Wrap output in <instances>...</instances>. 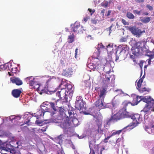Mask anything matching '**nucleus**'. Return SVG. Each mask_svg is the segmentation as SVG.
Masks as SVG:
<instances>
[{
  "mask_svg": "<svg viewBox=\"0 0 154 154\" xmlns=\"http://www.w3.org/2000/svg\"><path fill=\"white\" fill-rule=\"evenodd\" d=\"M72 26L71 30L75 33H78L79 32L80 27L81 26L80 23L76 21L73 24H71Z\"/></svg>",
  "mask_w": 154,
  "mask_h": 154,
  "instance_id": "obj_12",
  "label": "nucleus"
},
{
  "mask_svg": "<svg viewBox=\"0 0 154 154\" xmlns=\"http://www.w3.org/2000/svg\"><path fill=\"white\" fill-rule=\"evenodd\" d=\"M151 20V17H146L144 18L142 20V22L144 23H146L149 22Z\"/></svg>",
  "mask_w": 154,
  "mask_h": 154,
  "instance_id": "obj_41",
  "label": "nucleus"
},
{
  "mask_svg": "<svg viewBox=\"0 0 154 154\" xmlns=\"http://www.w3.org/2000/svg\"><path fill=\"white\" fill-rule=\"evenodd\" d=\"M122 23H123V24L125 25H128V22H127L126 21L123 19H122Z\"/></svg>",
  "mask_w": 154,
  "mask_h": 154,
  "instance_id": "obj_54",
  "label": "nucleus"
},
{
  "mask_svg": "<svg viewBox=\"0 0 154 154\" xmlns=\"http://www.w3.org/2000/svg\"><path fill=\"white\" fill-rule=\"evenodd\" d=\"M92 23L94 24H96L97 23V21L94 20H91Z\"/></svg>",
  "mask_w": 154,
  "mask_h": 154,
  "instance_id": "obj_62",
  "label": "nucleus"
},
{
  "mask_svg": "<svg viewBox=\"0 0 154 154\" xmlns=\"http://www.w3.org/2000/svg\"><path fill=\"white\" fill-rule=\"evenodd\" d=\"M12 65L10 63H7L0 65L1 70H9L10 67H11Z\"/></svg>",
  "mask_w": 154,
  "mask_h": 154,
  "instance_id": "obj_24",
  "label": "nucleus"
},
{
  "mask_svg": "<svg viewBox=\"0 0 154 154\" xmlns=\"http://www.w3.org/2000/svg\"><path fill=\"white\" fill-rule=\"evenodd\" d=\"M151 127L153 129L154 131V120L153 121L152 124H151Z\"/></svg>",
  "mask_w": 154,
  "mask_h": 154,
  "instance_id": "obj_63",
  "label": "nucleus"
},
{
  "mask_svg": "<svg viewBox=\"0 0 154 154\" xmlns=\"http://www.w3.org/2000/svg\"><path fill=\"white\" fill-rule=\"evenodd\" d=\"M49 103L50 104V107L51 109H49L46 112H50L51 115L53 116L58 112L57 108L58 107L57 106H55V103L52 102H50Z\"/></svg>",
  "mask_w": 154,
  "mask_h": 154,
  "instance_id": "obj_7",
  "label": "nucleus"
},
{
  "mask_svg": "<svg viewBox=\"0 0 154 154\" xmlns=\"http://www.w3.org/2000/svg\"><path fill=\"white\" fill-rule=\"evenodd\" d=\"M120 103L119 101H115L112 103H108L104 105V108H112L114 107H116Z\"/></svg>",
  "mask_w": 154,
  "mask_h": 154,
  "instance_id": "obj_20",
  "label": "nucleus"
},
{
  "mask_svg": "<svg viewBox=\"0 0 154 154\" xmlns=\"http://www.w3.org/2000/svg\"><path fill=\"white\" fill-rule=\"evenodd\" d=\"M113 26H114L113 24H112L109 27L107 28L106 29V30L107 32H108L109 35H110V34L111 33L112 31L113 30L114 31L116 29V27H115V28L114 29L113 28L112 29V27Z\"/></svg>",
  "mask_w": 154,
  "mask_h": 154,
  "instance_id": "obj_35",
  "label": "nucleus"
},
{
  "mask_svg": "<svg viewBox=\"0 0 154 154\" xmlns=\"http://www.w3.org/2000/svg\"><path fill=\"white\" fill-rule=\"evenodd\" d=\"M46 112L43 109H40L36 113L34 114L35 116L37 118V119L40 118L41 117L44 116Z\"/></svg>",
  "mask_w": 154,
  "mask_h": 154,
  "instance_id": "obj_23",
  "label": "nucleus"
},
{
  "mask_svg": "<svg viewBox=\"0 0 154 154\" xmlns=\"http://www.w3.org/2000/svg\"><path fill=\"white\" fill-rule=\"evenodd\" d=\"M72 73V68L71 67H69L63 70L62 75L66 77H69L71 76Z\"/></svg>",
  "mask_w": 154,
  "mask_h": 154,
  "instance_id": "obj_13",
  "label": "nucleus"
},
{
  "mask_svg": "<svg viewBox=\"0 0 154 154\" xmlns=\"http://www.w3.org/2000/svg\"><path fill=\"white\" fill-rule=\"evenodd\" d=\"M93 117L95 119H96L95 120V121L96 122H100L101 121V120L100 118H99L98 116H94Z\"/></svg>",
  "mask_w": 154,
  "mask_h": 154,
  "instance_id": "obj_48",
  "label": "nucleus"
},
{
  "mask_svg": "<svg viewBox=\"0 0 154 154\" xmlns=\"http://www.w3.org/2000/svg\"><path fill=\"white\" fill-rule=\"evenodd\" d=\"M127 38L125 37H122L120 39V42H124L127 41Z\"/></svg>",
  "mask_w": 154,
  "mask_h": 154,
  "instance_id": "obj_55",
  "label": "nucleus"
},
{
  "mask_svg": "<svg viewBox=\"0 0 154 154\" xmlns=\"http://www.w3.org/2000/svg\"><path fill=\"white\" fill-rule=\"evenodd\" d=\"M100 53V50L98 49L97 50L94 52L93 54V55L92 56L93 58H99Z\"/></svg>",
  "mask_w": 154,
  "mask_h": 154,
  "instance_id": "obj_33",
  "label": "nucleus"
},
{
  "mask_svg": "<svg viewBox=\"0 0 154 154\" xmlns=\"http://www.w3.org/2000/svg\"><path fill=\"white\" fill-rule=\"evenodd\" d=\"M108 3L107 1H104L101 4V5L105 8L107 7Z\"/></svg>",
  "mask_w": 154,
  "mask_h": 154,
  "instance_id": "obj_46",
  "label": "nucleus"
},
{
  "mask_svg": "<svg viewBox=\"0 0 154 154\" xmlns=\"http://www.w3.org/2000/svg\"><path fill=\"white\" fill-rule=\"evenodd\" d=\"M135 2L138 3H143L144 2V0H135Z\"/></svg>",
  "mask_w": 154,
  "mask_h": 154,
  "instance_id": "obj_58",
  "label": "nucleus"
},
{
  "mask_svg": "<svg viewBox=\"0 0 154 154\" xmlns=\"http://www.w3.org/2000/svg\"><path fill=\"white\" fill-rule=\"evenodd\" d=\"M87 67L91 69H95L96 68V65L92 63H91L87 65Z\"/></svg>",
  "mask_w": 154,
  "mask_h": 154,
  "instance_id": "obj_40",
  "label": "nucleus"
},
{
  "mask_svg": "<svg viewBox=\"0 0 154 154\" xmlns=\"http://www.w3.org/2000/svg\"><path fill=\"white\" fill-rule=\"evenodd\" d=\"M129 49V48L127 45H125L122 48V50L120 53H125L127 52L126 54H128Z\"/></svg>",
  "mask_w": 154,
  "mask_h": 154,
  "instance_id": "obj_29",
  "label": "nucleus"
},
{
  "mask_svg": "<svg viewBox=\"0 0 154 154\" xmlns=\"http://www.w3.org/2000/svg\"><path fill=\"white\" fill-rule=\"evenodd\" d=\"M69 120L68 117L66 118L64 121L61 122L60 124V126L63 129L67 128L70 125H72L71 123L69 122Z\"/></svg>",
  "mask_w": 154,
  "mask_h": 154,
  "instance_id": "obj_8",
  "label": "nucleus"
},
{
  "mask_svg": "<svg viewBox=\"0 0 154 154\" xmlns=\"http://www.w3.org/2000/svg\"><path fill=\"white\" fill-rule=\"evenodd\" d=\"M11 81L13 83L17 85H20L23 84V82L18 78L13 77L10 78Z\"/></svg>",
  "mask_w": 154,
  "mask_h": 154,
  "instance_id": "obj_19",
  "label": "nucleus"
},
{
  "mask_svg": "<svg viewBox=\"0 0 154 154\" xmlns=\"http://www.w3.org/2000/svg\"><path fill=\"white\" fill-rule=\"evenodd\" d=\"M136 126L132 123H130L127 126L123 128V130L127 129L128 130H131L133 129Z\"/></svg>",
  "mask_w": 154,
  "mask_h": 154,
  "instance_id": "obj_31",
  "label": "nucleus"
},
{
  "mask_svg": "<svg viewBox=\"0 0 154 154\" xmlns=\"http://www.w3.org/2000/svg\"><path fill=\"white\" fill-rule=\"evenodd\" d=\"M111 137H112V136L111 135H110L107 137L105 138L103 141L105 143H107L108 142V140Z\"/></svg>",
  "mask_w": 154,
  "mask_h": 154,
  "instance_id": "obj_53",
  "label": "nucleus"
},
{
  "mask_svg": "<svg viewBox=\"0 0 154 154\" xmlns=\"http://www.w3.org/2000/svg\"><path fill=\"white\" fill-rule=\"evenodd\" d=\"M60 87H61V89L56 93V96H58L60 99H62L63 102H67L68 101V95L66 94V90H65L62 86Z\"/></svg>",
  "mask_w": 154,
  "mask_h": 154,
  "instance_id": "obj_3",
  "label": "nucleus"
},
{
  "mask_svg": "<svg viewBox=\"0 0 154 154\" xmlns=\"http://www.w3.org/2000/svg\"><path fill=\"white\" fill-rule=\"evenodd\" d=\"M141 12V11H138L136 10H135L133 11V13L134 14H136L139 15H140Z\"/></svg>",
  "mask_w": 154,
  "mask_h": 154,
  "instance_id": "obj_47",
  "label": "nucleus"
},
{
  "mask_svg": "<svg viewBox=\"0 0 154 154\" xmlns=\"http://www.w3.org/2000/svg\"><path fill=\"white\" fill-rule=\"evenodd\" d=\"M131 119H133V122H132L136 126L138 124L141 123L143 120L142 116L138 114H136L133 115Z\"/></svg>",
  "mask_w": 154,
  "mask_h": 154,
  "instance_id": "obj_5",
  "label": "nucleus"
},
{
  "mask_svg": "<svg viewBox=\"0 0 154 154\" xmlns=\"http://www.w3.org/2000/svg\"><path fill=\"white\" fill-rule=\"evenodd\" d=\"M104 100L98 97L97 100L95 102V105L98 108V109H104Z\"/></svg>",
  "mask_w": 154,
  "mask_h": 154,
  "instance_id": "obj_11",
  "label": "nucleus"
},
{
  "mask_svg": "<svg viewBox=\"0 0 154 154\" xmlns=\"http://www.w3.org/2000/svg\"><path fill=\"white\" fill-rule=\"evenodd\" d=\"M123 130V129L122 130H121L119 131H116V132H114L112 133V134H111V136L112 137V136L115 135L116 134H119Z\"/></svg>",
  "mask_w": 154,
  "mask_h": 154,
  "instance_id": "obj_45",
  "label": "nucleus"
},
{
  "mask_svg": "<svg viewBox=\"0 0 154 154\" xmlns=\"http://www.w3.org/2000/svg\"><path fill=\"white\" fill-rule=\"evenodd\" d=\"M74 35L72 34L71 35L69 36L68 38L69 40L68 41V43H72L74 41Z\"/></svg>",
  "mask_w": 154,
  "mask_h": 154,
  "instance_id": "obj_38",
  "label": "nucleus"
},
{
  "mask_svg": "<svg viewBox=\"0 0 154 154\" xmlns=\"http://www.w3.org/2000/svg\"><path fill=\"white\" fill-rule=\"evenodd\" d=\"M78 49L77 48H76L75 49V57L76 59L77 58V53L78 52Z\"/></svg>",
  "mask_w": 154,
  "mask_h": 154,
  "instance_id": "obj_56",
  "label": "nucleus"
},
{
  "mask_svg": "<svg viewBox=\"0 0 154 154\" xmlns=\"http://www.w3.org/2000/svg\"><path fill=\"white\" fill-rule=\"evenodd\" d=\"M27 116H28L27 117V120H25L24 122V123L26 124H28V123L30 122V119L31 118V116H28V115H27V116H26V117Z\"/></svg>",
  "mask_w": 154,
  "mask_h": 154,
  "instance_id": "obj_43",
  "label": "nucleus"
},
{
  "mask_svg": "<svg viewBox=\"0 0 154 154\" xmlns=\"http://www.w3.org/2000/svg\"><path fill=\"white\" fill-rule=\"evenodd\" d=\"M142 101L146 103L145 107L141 111L145 113L151 111H154V100L150 96H145L143 99Z\"/></svg>",
  "mask_w": 154,
  "mask_h": 154,
  "instance_id": "obj_1",
  "label": "nucleus"
},
{
  "mask_svg": "<svg viewBox=\"0 0 154 154\" xmlns=\"http://www.w3.org/2000/svg\"><path fill=\"white\" fill-rule=\"evenodd\" d=\"M138 97V96H137L136 97L134 98L132 101V103L131 106H135L137 105L140 101V100H139V101H137Z\"/></svg>",
  "mask_w": 154,
  "mask_h": 154,
  "instance_id": "obj_32",
  "label": "nucleus"
},
{
  "mask_svg": "<svg viewBox=\"0 0 154 154\" xmlns=\"http://www.w3.org/2000/svg\"><path fill=\"white\" fill-rule=\"evenodd\" d=\"M118 112L114 115L112 116L109 119L106 120L107 125H109L111 122H116L118 120L122 119Z\"/></svg>",
  "mask_w": 154,
  "mask_h": 154,
  "instance_id": "obj_6",
  "label": "nucleus"
},
{
  "mask_svg": "<svg viewBox=\"0 0 154 154\" xmlns=\"http://www.w3.org/2000/svg\"><path fill=\"white\" fill-rule=\"evenodd\" d=\"M106 50L108 53L113 52V45L112 44H109L106 46Z\"/></svg>",
  "mask_w": 154,
  "mask_h": 154,
  "instance_id": "obj_30",
  "label": "nucleus"
},
{
  "mask_svg": "<svg viewBox=\"0 0 154 154\" xmlns=\"http://www.w3.org/2000/svg\"><path fill=\"white\" fill-rule=\"evenodd\" d=\"M47 128V127H43L40 130L42 132H45L46 131V129Z\"/></svg>",
  "mask_w": 154,
  "mask_h": 154,
  "instance_id": "obj_57",
  "label": "nucleus"
},
{
  "mask_svg": "<svg viewBox=\"0 0 154 154\" xmlns=\"http://www.w3.org/2000/svg\"><path fill=\"white\" fill-rule=\"evenodd\" d=\"M26 79L29 80L28 81L29 84L31 86H33L34 88H35V85H37L38 87L37 88L38 89L39 87V85L37 84V83L35 82V79L33 77H29L26 78Z\"/></svg>",
  "mask_w": 154,
  "mask_h": 154,
  "instance_id": "obj_17",
  "label": "nucleus"
},
{
  "mask_svg": "<svg viewBox=\"0 0 154 154\" xmlns=\"http://www.w3.org/2000/svg\"><path fill=\"white\" fill-rule=\"evenodd\" d=\"M64 86L65 87H64L65 90L67 89L71 93L73 91L74 89V88H73L72 85L67 84L66 82H62L61 83L60 86L61 87L62 86Z\"/></svg>",
  "mask_w": 154,
  "mask_h": 154,
  "instance_id": "obj_16",
  "label": "nucleus"
},
{
  "mask_svg": "<svg viewBox=\"0 0 154 154\" xmlns=\"http://www.w3.org/2000/svg\"><path fill=\"white\" fill-rule=\"evenodd\" d=\"M141 84L139 82H137V88H140L141 86Z\"/></svg>",
  "mask_w": 154,
  "mask_h": 154,
  "instance_id": "obj_60",
  "label": "nucleus"
},
{
  "mask_svg": "<svg viewBox=\"0 0 154 154\" xmlns=\"http://www.w3.org/2000/svg\"><path fill=\"white\" fill-rule=\"evenodd\" d=\"M137 88L140 93H143L145 92H148L150 91V89L146 87H142V88Z\"/></svg>",
  "mask_w": 154,
  "mask_h": 154,
  "instance_id": "obj_28",
  "label": "nucleus"
},
{
  "mask_svg": "<svg viewBox=\"0 0 154 154\" xmlns=\"http://www.w3.org/2000/svg\"><path fill=\"white\" fill-rule=\"evenodd\" d=\"M98 48H97V50L98 49H100V48H105V47L102 44H98Z\"/></svg>",
  "mask_w": 154,
  "mask_h": 154,
  "instance_id": "obj_52",
  "label": "nucleus"
},
{
  "mask_svg": "<svg viewBox=\"0 0 154 154\" xmlns=\"http://www.w3.org/2000/svg\"><path fill=\"white\" fill-rule=\"evenodd\" d=\"M133 54L134 55H130V58L133 60V61L134 62H136V60H135V55H137L138 54H142V53L139 50V48H137L134 49L132 50Z\"/></svg>",
  "mask_w": 154,
  "mask_h": 154,
  "instance_id": "obj_15",
  "label": "nucleus"
},
{
  "mask_svg": "<svg viewBox=\"0 0 154 154\" xmlns=\"http://www.w3.org/2000/svg\"><path fill=\"white\" fill-rule=\"evenodd\" d=\"M14 146L9 143H5L3 146H2V149L5 150L7 151L10 152L11 153H15L14 150Z\"/></svg>",
  "mask_w": 154,
  "mask_h": 154,
  "instance_id": "obj_9",
  "label": "nucleus"
},
{
  "mask_svg": "<svg viewBox=\"0 0 154 154\" xmlns=\"http://www.w3.org/2000/svg\"><path fill=\"white\" fill-rule=\"evenodd\" d=\"M146 56H147L149 57V59L147 60L148 61L149 65L151 64V60L154 58V51H150L149 50H147L146 51V54H145Z\"/></svg>",
  "mask_w": 154,
  "mask_h": 154,
  "instance_id": "obj_18",
  "label": "nucleus"
},
{
  "mask_svg": "<svg viewBox=\"0 0 154 154\" xmlns=\"http://www.w3.org/2000/svg\"><path fill=\"white\" fill-rule=\"evenodd\" d=\"M132 103L130 101L127 100H125L122 103L123 109H126L127 107H128L129 106H131Z\"/></svg>",
  "mask_w": 154,
  "mask_h": 154,
  "instance_id": "obj_25",
  "label": "nucleus"
},
{
  "mask_svg": "<svg viewBox=\"0 0 154 154\" xmlns=\"http://www.w3.org/2000/svg\"><path fill=\"white\" fill-rule=\"evenodd\" d=\"M71 120L72 124L74 126L76 125L78 123V119L75 117L72 118L69 121Z\"/></svg>",
  "mask_w": 154,
  "mask_h": 154,
  "instance_id": "obj_36",
  "label": "nucleus"
},
{
  "mask_svg": "<svg viewBox=\"0 0 154 154\" xmlns=\"http://www.w3.org/2000/svg\"><path fill=\"white\" fill-rule=\"evenodd\" d=\"M145 129L146 131H147L149 133L151 134V133L154 132L153 129L152 128H149L148 126H146Z\"/></svg>",
  "mask_w": 154,
  "mask_h": 154,
  "instance_id": "obj_39",
  "label": "nucleus"
},
{
  "mask_svg": "<svg viewBox=\"0 0 154 154\" xmlns=\"http://www.w3.org/2000/svg\"><path fill=\"white\" fill-rule=\"evenodd\" d=\"M146 8L149 9L150 11H152L153 9V8L152 6H151L149 5H146Z\"/></svg>",
  "mask_w": 154,
  "mask_h": 154,
  "instance_id": "obj_51",
  "label": "nucleus"
},
{
  "mask_svg": "<svg viewBox=\"0 0 154 154\" xmlns=\"http://www.w3.org/2000/svg\"><path fill=\"white\" fill-rule=\"evenodd\" d=\"M128 29L133 35L138 37H140L143 32L140 29L135 26H128Z\"/></svg>",
  "mask_w": 154,
  "mask_h": 154,
  "instance_id": "obj_4",
  "label": "nucleus"
},
{
  "mask_svg": "<svg viewBox=\"0 0 154 154\" xmlns=\"http://www.w3.org/2000/svg\"><path fill=\"white\" fill-rule=\"evenodd\" d=\"M68 113L69 115V119L70 120L72 118L74 117L73 116H74V112L72 111H69Z\"/></svg>",
  "mask_w": 154,
  "mask_h": 154,
  "instance_id": "obj_44",
  "label": "nucleus"
},
{
  "mask_svg": "<svg viewBox=\"0 0 154 154\" xmlns=\"http://www.w3.org/2000/svg\"><path fill=\"white\" fill-rule=\"evenodd\" d=\"M22 93V91L20 89H14L12 91V95L15 98L19 97Z\"/></svg>",
  "mask_w": 154,
  "mask_h": 154,
  "instance_id": "obj_21",
  "label": "nucleus"
},
{
  "mask_svg": "<svg viewBox=\"0 0 154 154\" xmlns=\"http://www.w3.org/2000/svg\"><path fill=\"white\" fill-rule=\"evenodd\" d=\"M64 109L61 107H60V109H59V115L64 117L65 115V113L64 111Z\"/></svg>",
  "mask_w": 154,
  "mask_h": 154,
  "instance_id": "obj_42",
  "label": "nucleus"
},
{
  "mask_svg": "<svg viewBox=\"0 0 154 154\" xmlns=\"http://www.w3.org/2000/svg\"><path fill=\"white\" fill-rule=\"evenodd\" d=\"M107 88L102 87L100 89L98 93V97L101 99H104L107 93Z\"/></svg>",
  "mask_w": 154,
  "mask_h": 154,
  "instance_id": "obj_10",
  "label": "nucleus"
},
{
  "mask_svg": "<svg viewBox=\"0 0 154 154\" xmlns=\"http://www.w3.org/2000/svg\"><path fill=\"white\" fill-rule=\"evenodd\" d=\"M122 119L128 117L130 116V114L127 112L125 109H122L118 112Z\"/></svg>",
  "mask_w": 154,
  "mask_h": 154,
  "instance_id": "obj_14",
  "label": "nucleus"
},
{
  "mask_svg": "<svg viewBox=\"0 0 154 154\" xmlns=\"http://www.w3.org/2000/svg\"><path fill=\"white\" fill-rule=\"evenodd\" d=\"M105 10L104 9H103L101 11V14L103 16H104V13L105 12Z\"/></svg>",
  "mask_w": 154,
  "mask_h": 154,
  "instance_id": "obj_59",
  "label": "nucleus"
},
{
  "mask_svg": "<svg viewBox=\"0 0 154 154\" xmlns=\"http://www.w3.org/2000/svg\"><path fill=\"white\" fill-rule=\"evenodd\" d=\"M101 129L100 126L98 125H97L93 126L91 128V130L92 132H95L96 133H99V130ZM101 130V129H100Z\"/></svg>",
  "mask_w": 154,
  "mask_h": 154,
  "instance_id": "obj_27",
  "label": "nucleus"
},
{
  "mask_svg": "<svg viewBox=\"0 0 154 154\" xmlns=\"http://www.w3.org/2000/svg\"><path fill=\"white\" fill-rule=\"evenodd\" d=\"M143 79L142 78H141L138 80V82L142 83L143 82Z\"/></svg>",
  "mask_w": 154,
  "mask_h": 154,
  "instance_id": "obj_64",
  "label": "nucleus"
},
{
  "mask_svg": "<svg viewBox=\"0 0 154 154\" xmlns=\"http://www.w3.org/2000/svg\"><path fill=\"white\" fill-rule=\"evenodd\" d=\"M11 68V72L12 73H15L16 72V71L17 70V67L15 68H11V67H10V68Z\"/></svg>",
  "mask_w": 154,
  "mask_h": 154,
  "instance_id": "obj_49",
  "label": "nucleus"
},
{
  "mask_svg": "<svg viewBox=\"0 0 154 154\" xmlns=\"http://www.w3.org/2000/svg\"><path fill=\"white\" fill-rule=\"evenodd\" d=\"M96 69L97 71L99 72L101 70H103L104 68V65L103 64L101 63V62H100V63L97 64V65H96Z\"/></svg>",
  "mask_w": 154,
  "mask_h": 154,
  "instance_id": "obj_26",
  "label": "nucleus"
},
{
  "mask_svg": "<svg viewBox=\"0 0 154 154\" xmlns=\"http://www.w3.org/2000/svg\"><path fill=\"white\" fill-rule=\"evenodd\" d=\"M84 104V102L82 97L81 96H77L75 103V107L79 109L81 111L80 112H83L85 114H86V113L84 112L85 110Z\"/></svg>",
  "mask_w": 154,
  "mask_h": 154,
  "instance_id": "obj_2",
  "label": "nucleus"
},
{
  "mask_svg": "<svg viewBox=\"0 0 154 154\" xmlns=\"http://www.w3.org/2000/svg\"><path fill=\"white\" fill-rule=\"evenodd\" d=\"M89 18V17H86L84 18V20L86 22L87 21L88 19Z\"/></svg>",
  "mask_w": 154,
  "mask_h": 154,
  "instance_id": "obj_61",
  "label": "nucleus"
},
{
  "mask_svg": "<svg viewBox=\"0 0 154 154\" xmlns=\"http://www.w3.org/2000/svg\"><path fill=\"white\" fill-rule=\"evenodd\" d=\"M126 17L128 19H133L135 18V17L133 14L130 12H127V13Z\"/></svg>",
  "mask_w": 154,
  "mask_h": 154,
  "instance_id": "obj_37",
  "label": "nucleus"
},
{
  "mask_svg": "<svg viewBox=\"0 0 154 154\" xmlns=\"http://www.w3.org/2000/svg\"><path fill=\"white\" fill-rule=\"evenodd\" d=\"M63 117H64L63 116L58 114L55 118H53L51 119L50 121L53 123H57L59 122V120H63Z\"/></svg>",
  "mask_w": 154,
  "mask_h": 154,
  "instance_id": "obj_22",
  "label": "nucleus"
},
{
  "mask_svg": "<svg viewBox=\"0 0 154 154\" xmlns=\"http://www.w3.org/2000/svg\"><path fill=\"white\" fill-rule=\"evenodd\" d=\"M88 11L89 12L91 13V15H92L95 12V10L94 9H91L90 8H88Z\"/></svg>",
  "mask_w": 154,
  "mask_h": 154,
  "instance_id": "obj_50",
  "label": "nucleus"
},
{
  "mask_svg": "<svg viewBox=\"0 0 154 154\" xmlns=\"http://www.w3.org/2000/svg\"><path fill=\"white\" fill-rule=\"evenodd\" d=\"M91 60L94 65H96L97 64L100 63L101 61L100 59L99 58H92Z\"/></svg>",
  "mask_w": 154,
  "mask_h": 154,
  "instance_id": "obj_34",
  "label": "nucleus"
}]
</instances>
